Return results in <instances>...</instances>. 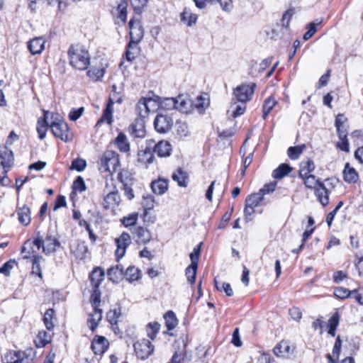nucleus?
<instances>
[{"label":"nucleus","instance_id":"obj_1","mask_svg":"<svg viewBox=\"0 0 363 363\" xmlns=\"http://www.w3.org/2000/svg\"><path fill=\"white\" fill-rule=\"evenodd\" d=\"M69 63L76 69L84 71L90 65L91 56L86 47L81 44L72 45L67 51Z\"/></svg>","mask_w":363,"mask_h":363},{"label":"nucleus","instance_id":"obj_2","mask_svg":"<svg viewBox=\"0 0 363 363\" xmlns=\"http://www.w3.org/2000/svg\"><path fill=\"white\" fill-rule=\"evenodd\" d=\"M100 161V170L108 172L111 174L116 172L120 166L119 155L113 150L105 151Z\"/></svg>","mask_w":363,"mask_h":363},{"label":"nucleus","instance_id":"obj_3","mask_svg":"<svg viewBox=\"0 0 363 363\" xmlns=\"http://www.w3.org/2000/svg\"><path fill=\"white\" fill-rule=\"evenodd\" d=\"M34 353L32 349L26 351H8L3 357L4 363H32Z\"/></svg>","mask_w":363,"mask_h":363},{"label":"nucleus","instance_id":"obj_4","mask_svg":"<svg viewBox=\"0 0 363 363\" xmlns=\"http://www.w3.org/2000/svg\"><path fill=\"white\" fill-rule=\"evenodd\" d=\"M104 278V272L100 267H96L93 269L89 275V279L92 286L93 290L91 295V298H94V304L96 305L99 299L101 298V291L99 286Z\"/></svg>","mask_w":363,"mask_h":363},{"label":"nucleus","instance_id":"obj_5","mask_svg":"<svg viewBox=\"0 0 363 363\" xmlns=\"http://www.w3.org/2000/svg\"><path fill=\"white\" fill-rule=\"evenodd\" d=\"M256 84L254 82L250 84H241L233 89V96L238 102H245L250 101L254 94Z\"/></svg>","mask_w":363,"mask_h":363},{"label":"nucleus","instance_id":"obj_6","mask_svg":"<svg viewBox=\"0 0 363 363\" xmlns=\"http://www.w3.org/2000/svg\"><path fill=\"white\" fill-rule=\"evenodd\" d=\"M33 243L38 250L43 248V252L46 255L54 252L60 245L58 240L51 235H48L45 241L41 237H37L33 240Z\"/></svg>","mask_w":363,"mask_h":363},{"label":"nucleus","instance_id":"obj_7","mask_svg":"<svg viewBox=\"0 0 363 363\" xmlns=\"http://www.w3.org/2000/svg\"><path fill=\"white\" fill-rule=\"evenodd\" d=\"M50 128L56 138H60L62 141L67 142L72 139V133L69 132L68 125L61 119L56 118L52 121Z\"/></svg>","mask_w":363,"mask_h":363},{"label":"nucleus","instance_id":"obj_8","mask_svg":"<svg viewBox=\"0 0 363 363\" xmlns=\"http://www.w3.org/2000/svg\"><path fill=\"white\" fill-rule=\"evenodd\" d=\"M117 178L123 185L122 189L124 191L125 196L128 200L133 199L135 197L133 189L132 188V186L133 185V179L130 177L129 172L125 170L121 171L118 172Z\"/></svg>","mask_w":363,"mask_h":363},{"label":"nucleus","instance_id":"obj_9","mask_svg":"<svg viewBox=\"0 0 363 363\" xmlns=\"http://www.w3.org/2000/svg\"><path fill=\"white\" fill-rule=\"evenodd\" d=\"M147 144L152 147L153 153L158 157H169L172 152V145L168 141L161 140L156 143L154 140H147Z\"/></svg>","mask_w":363,"mask_h":363},{"label":"nucleus","instance_id":"obj_10","mask_svg":"<svg viewBox=\"0 0 363 363\" xmlns=\"http://www.w3.org/2000/svg\"><path fill=\"white\" fill-rule=\"evenodd\" d=\"M137 357L141 359H147L152 352L153 347L149 340L142 339L133 345Z\"/></svg>","mask_w":363,"mask_h":363},{"label":"nucleus","instance_id":"obj_11","mask_svg":"<svg viewBox=\"0 0 363 363\" xmlns=\"http://www.w3.org/2000/svg\"><path fill=\"white\" fill-rule=\"evenodd\" d=\"M130 41L140 43L144 35V30L139 19L132 18L128 23Z\"/></svg>","mask_w":363,"mask_h":363},{"label":"nucleus","instance_id":"obj_12","mask_svg":"<svg viewBox=\"0 0 363 363\" xmlns=\"http://www.w3.org/2000/svg\"><path fill=\"white\" fill-rule=\"evenodd\" d=\"M115 242L116 245L115 255L117 260H118L125 255L126 248L131 243L130 236L128 233L123 232L118 238L115 239Z\"/></svg>","mask_w":363,"mask_h":363},{"label":"nucleus","instance_id":"obj_13","mask_svg":"<svg viewBox=\"0 0 363 363\" xmlns=\"http://www.w3.org/2000/svg\"><path fill=\"white\" fill-rule=\"evenodd\" d=\"M173 123L172 118L166 114H158L154 121L155 128L160 133L168 132L172 128Z\"/></svg>","mask_w":363,"mask_h":363},{"label":"nucleus","instance_id":"obj_14","mask_svg":"<svg viewBox=\"0 0 363 363\" xmlns=\"http://www.w3.org/2000/svg\"><path fill=\"white\" fill-rule=\"evenodd\" d=\"M91 301L94 311L89 315L88 323L91 330L94 331L97 328L99 322L101 320L102 309L99 308L101 298L99 299V302L96 305L94 304V298H91Z\"/></svg>","mask_w":363,"mask_h":363},{"label":"nucleus","instance_id":"obj_15","mask_svg":"<svg viewBox=\"0 0 363 363\" xmlns=\"http://www.w3.org/2000/svg\"><path fill=\"white\" fill-rule=\"evenodd\" d=\"M121 201V195L116 186L108 192L104 199L103 206L106 209L115 208Z\"/></svg>","mask_w":363,"mask_h":363},{"label":"nucleus","instance_id":"obj_16","mask_svg":"<svg viewBox=\"0 0 363 363\" xmlns=\"http://www.w3.org/2000/svg\"><path fill=\"white\" fill-rule=\"evenodd\" d=\"M154 101L149 98H142L136 104L135 112L140 116L139 118H144L148 116L151 111V106L154 104Z\"/></svg>","mask_w":363,"mask_h":363},{"label":"nucleus","instance_id":"obj_17","mask_svg":"<svg viewBox=\"0 0 363 363\" xmlns=\"http://www.w3.org/2000/svg\"><path fill=\"white\" fill-rule=\"evenodd\" d=\"M108 347V340L103 337L96 335L91 345V348L95 354L101 355L104 353Z\"/></svg>","mask_w":363,"mask_h":363},{"label":"nucleus","instance_id":"obj_18","mask_svg":"<svg viewBox=\"0 0 363 363\" xmlns=\"http://www.w3.org/2000/svg\"><path fill=\"white\" fill-rule=\"evenodd\" d=\"M330 190L322 182L315 189V195L318 201L325 206L329 203Z\"/></svg>","mask_w":363,"mask_h":363},{"label":"nucleus","instance_id":"obj_19","mask_svg":"<svg viewBox=\"0 0 363 363\" xmlns=\"http://www.w3.org/2000/svg\"><path fill=\"white\" fill-rule=\"evenodd\" d=\"M133 234L138 243L145 244L150 242L152 238L150 232L143 226L136 227Z\"/></svg>","mask_w":363,"mask_h":363},{"label":"nucleus","instance_id":"obj_20","mask_svg":"<svg viewBox=\"0 0 363 363\" xmlns=\"http://www.w3.org/2000/svg\"><path fill=\"white\" fill-rule=\"evenodd\" d=\"M130 132L135 138H143L145 135L144 120L143 118H136L130 126Z\"/></svg>","mask_w":363,"mask_h":363},{"label":"nucleus","instance_id":"obj_21","mask_svg":"<svg viewBox=\"0 0 363 363\" xmlns=\"http://www.w3.org/2000/svg\"><path fill=\"white\" fill-rule=\"evenodd\" d=\"M232 99L230 106L228 110V113L233 118H237L245 112L246 110V103L245 102H239Z\"/></svg>","mask_w":363,"mask_h":363},{"label":"nucleus","instance_id":"obj_22","mask_svg":"<svg viewBox=\"0 0 363 363\" xmlns=\"http://www.w3.org/2000/svg\"><path fill=\"white\" fill-rule=\"evenodd\" d=\"M45 40L41 37L35 38L28 43V48L32 55L42 52L45 48Z\"/></svg>","mask_w":363,"mask_h":363},{"label":"nucleus","instance_id":"obj_23","mask_svg":"<svg viewBox=\"0 0 363 363\" xmlns=\"http://www.w3.org/2000/svg\"><path fill=\"white\" fill-rule=\"evenodd\" d=\"M155 159L152 147L147 144V141L146 140L145 150L138 153V160L140 162L147 166L148 164H152Z\"/></svg>","mask_w":363,"mask_h":363},{"label":"nucleus","instance_id":"obj_24","mask_svg":"<svg viewBox=\"0 0 363 363\" xmlns=\"http://www.w3.org/2000/svg\"><path fill=\"white\" fill-rule=\"evenodd\" d=\"M172 178L180 187H186L188 186L189 175L186 172L180 167L177 168L172 174Z\"/></svg>","mask_w":363,"mask_h":363},{"label":"nucleus","instance_id":"obj_25","mask_svg":"<svg viewBox=\"0 0 363 363\" xmlns=\"http://www.w3.org/2000/svg\"><path fill=\"white\" fill-rule=\"evenodd\" d=\"M292 352L293 348H291L289 343L286 341H281L274 348V353L277 357H287Z\"/></svg>","mask_w":363,"mask_h":363},{"label":"nucleus","instance_id":"obj_26","mask_svg":"<svg viewBox=\"0 0 363 363\" xmlns=\"http://www.w3.org/2000/svg\"><path fill=\"white\" fill-rule=\"evenodd\" d=\"M115 145L122 152H128L130 151V143L123 133H119L115 139Z\"/></svg>","mask_w":363,"mask_h":363},{"label":"nucleus","instance_id":"obj_27","mask_svg":"<svg viewBox=\"0 0 363 363\" xmlns=\"http://www.w3.org/2000/svg\"><path fill=\"white\" fill-rule=\"evenodd\" d=\"M124 270L121 264H116L115 267H111L107 272L108 279L113 282H118L123 277Z\"/></svg>","mask_w":363,"mask_h":363},{"label":"nucleus","instance_id":"obj_28","mask_svg":"<svg viewBox=\"0 0 363 363\" xmlns=\"http://www.w3.org/2000/svg\"><path fill=\"white\" fill-rule=\"evenodd\" d=\"M151 188L155 194H164L168 189V180L159 179L151 184Z\"/></svg>","mask_w":363,"mask_h":363},{"label":"nucleus","instance_id":"obj_29","mask_svg":"<svg viewBox=\"0 0 363 363\" xmlns=\"http://www.w3.org/2000/svg\"><path fill=\"white\" fill-rule=\"evenodd\" d=\"M1 165L4 168H9L13 162V154L11 150L5 147L4 150L0 152Z\"/></svg>","mask_w":363,"mask_h":363},{"label":"nucleus","instance_id":"obj_30","mask_svg":"<svg viewBox=\"0 0 363 363\" xmlns=\"http://www.w3.org/2000/svg\"><path fill=\"white\" fill-rule=\"evenodd\" d=\"M113 101L111 99H109L108 102L106 105V108L104 111L101 118L97 122V125L101 122L106 121L108 125H111L113 122Z\"/></svg>","mask_w":363,"mask_h":363},{"label":"nucleus","instance_id":"obj_31","mask_svg":"<svg viewBox=\"0 0 363 363\" xmlns=\"http://www.w3.org/2000/svg\"><path fill=\"white\" fill-rule=\"evenodd\" d=\"M344 179L348 183H355L359 178L356 170L350 166L349 163H346L343 171Z\"/></svg>","mask_w":363,"mask_h":363},{"label":"nucleus","instance_id":"obj_32","mask_svg":"<svg viewBox=\"0 0 363 363\" xmlns=\"http://www.w3.org/2000/svg\"><path fill=\"white\" fill-rule=\"evenodd\" d=\"M138 42L130 41L125 52V58L128 61L132 62L139 54L140 50L138 46Z\"/></svg>","mask_w":363,"mask_h":363},{"label":"nucleus","instance_id":"obj_33","mask_svg":"<svg viewBox=\"0 0 363 363\" xmlns=\"http://www.w3.org/2000/svg\"><path fill=\"white\" fill-rule=\"evenodd\" d=\"M51 341V335L50 333L41 330L39 331L36 338L34 340L35 345L37 347H43L47 344L50 343Z\"/></svg>","mask_w":363,"mask_h":363},{"label":"nucleus","instance_id":"obj_34","mask_svg":"<svg viewBox=\"0 0 363 363\" xmlns=\"http://www.w3.org/2000/svg\"><path fill=\"white\" fill-rule=\"evenodd\" d=\"M181 21L188 26H191L196 23L197 15L193 13L189 9L185 8L181 13Z\"/></svg>","mask_w":363,"mask_h":363},{"label":"nucleus","instance_id":"obj_35","mask_svg":"<svg viewBox=\"0 0 363 363\" xmlns=\"http://www.w3.org/2000/svg\"><path fill=\"white\" fill-rule=\"evenodd\" d=\"M315 169V164L311 159H307L306 161L301 162L300 164L299 177H306Z\"/></svg>","mask_w":363,"mask_h":363},{"label":"nucleus","instance_id":"obj_36","mask_svg":"<svg viewBox=\"0 0 363 363\" xmlns=\"http://www.w3.org/2000/svg\"><path fill=\"white\" fill-rule=\"evenodd\" d=\"M33 241L27 240L25 242L22 249L21 255L23 259H35V255H38L37 252L33 249Z\"/></svg>","mask_w":363,"mask_h":363},{"label":"nucleus","instance_id":"obj_37","mask_svg":"<svg viewBox=\"0 0 363 363\" xmlns=\"http://www.w3.org/2000/svg\"><path fill=\"white\" fill-rule=\"evenodd\" d=\"M18 220L21 224L28 225L30 223V208L26 206L20 208L18 211Z\"/></svg>","mask_w":363,"mask_h":363},{"label":"nucleus","instance_id":"obj_38","mask_svg":"<svg viewBox=\"0 0 363 363\" xmlns=\"http://www.w3.org/2000/svg\"><path fill=\"white\" fill-rule=\"evenodd\" d=\"M185 345L184 346V349L181 351H176L172 357L171 360L168 363H184L186 360H190V355H188L186 351L184 350Z\"/></svg>","mask_w":363,"mask_h":363},{"label":"nucleus","instance_id":"obj_39","mask_svg":"<svg viewBox=\"0 0 363 363\" xmlns=\"http://www.w3.org/2000/svg\"><path fill=\"white\" fill-rule=\"evenodd\" d=\"M105 73V69L103 67H90L87 72L86 75L94 81H98L101 79Z\"/></svg>","mask_w":363,"mask_h":363},{"label":"nucleus","instance_id":"obj_40","mask_svg":"<svg viewBox=\"0 0 363 363\" xmlns=\"http://www.w3.org/2000/svg\"><path fill=\"white\" fill-rule=\"evenodd\" d=\"M175 101L177 102L176 109L183 113H187L189 111L191 101L184 96L179 95L178 97L175 98Z\"/></svg>","mask_w":363,"mask_h":363},{"label":"nucleus","instance_id":"obj_41","mask_svg":"<svg viewBox=\"0 0 363 363\" xmlns=\"http://www.w3.org/2000/svg\"><path fill=\"white\" fill-rule=\"evenodd\" d=\"M292 170L287 164H281L273 171L272 176L275 179H282Z\"/></svg>","mask_w":363,"mask_h":363},{"label":"nucleus","instance_id":"obj_42","mask_svg":"<svg viewBox=\"0 0 363 363\" xmlns=\"http://www.w3.org/2000/svg\"><path fill=\"white\" fill-rule=\"evenodd\" d=\"M165 320V325L169 330H173L178 324V320L172 311H169L164 315Z\"/></svg>","mask_w":363,"mask_h":363},{"label":"nucleus","instance_id":"obj_43","mask_svg":"<svg viewBox=\"0 0 363 363\" xmlns=\"http://www.w3.org/2000/svg\"><path fill=\"white\" fill-rule=\"evenodd\" d=\"M123 277L130 281H136L140 278V271L135 267H129L124 272Z\"/></svg>","mask_w":363,"mask_h":363},{"label":"nucleus","instance_id":"obj_44","mask_svg":"<svg viewBox=\"0 0 363 363\" xmlns=\"http://www.w3.org/2000/svg\"><path fill=\"white\" fill-rule=\"evenodd\" d=\"M121 315V311L120 308L111 309L107 313L106 319L111 325H115L118 324Z\"/></svg>","mask_w":363,"mask_h":363},{"label":"nucleus","instance_id":"obj_45","mask_svg":"<svg viewBox=\"0 0 363 363\" xmlns=\"http://www.w3.org/2000/svg\"><path fill=\"white\" fill-rule=\"evenodd\" d=\"M263 200L262 195L258 192L248 196L245 200V204L254 208L258 206Z\"/></svg>","mask_w":363,"mask_h":363},{"label":"nucleus","instance_id":"obj_46","mask_svg":"<svg viewBox=\"0 0 363 363\" xmlns=\"http://www.w3.org/2000/svg\"><path fill=\"white\" fill-rule=\"evenodd\" d=\"M304 182V184L308 189H315L321 184L319 179H317L313 174H308L306 177H300Z\"/></svg>","mask_w":363,"mask_h":363},{"label":"nucleus","instance_id":"obj_47","mask_svg":"<svg viewBox=\"0 0 363 363\" xmlns=\"http://www.w3.org/2000/svg\"><path fill=\"white\" fill-rule=\"evenodd\" d=\"M141 204L144 208L145 213L147 214L149 211L152 210L154 208V196L150 194L144 195L143 196V201Z\"/></svg>","mask_w":363,"mask_h":363},{"label":"nucleus","instance_id":"obj_48","mask_svg":"<svg viewBox=\"0 0 363 363\" xmlns=\"http://www.w3.org/2000/svg\"><path fill=\"white\" fill-rule=\"evenodd\" d=\"M276 104H277V101L274 100V99H273L272 97H269L265 99L264 104L262 106V109H263L262 118H263V119H266L268 114L273 109V108L276 105Z\"/></svg>","mask_w":363,"mask_h":363},{"label":"nucleus","instance_id":"obj_49","mask_svg":"<svg viewBox=\"0 0 363 363\" xmlns=\"http://www.w3.org/2000/svg\"><path fill=\"white\" fill-rule=\"evenodd\" d=\"M197 268H198L197 264H195V262H194V264H191L186 269L185 274H186L188 281L191 284H193L195 282Z\"/></svg>","mask_w":363,"mask_h":363},{"label":"nucleus","instance_id":"obj_50","mask_svg":"<svg viewBox=\"0 0 363 363\" xmlns=\"http://www.w3.org/2000/svg\"><path fill=\"white\" fill-rule=\"evenodd\" d=\"M305 147V145L290 147L287 150V154L291 160H297L302 154Z\"/></svg>","mask_w":363,"mask_h":363},{"label":"nucleus","instance_id":"obj_51","mask_svg":"<svg viewBox=\"0 0 363 363\" xmlns=\"http://www.w3.org/2000/svg\"><path fill=\"white\" fill-rule=\"evenodd\" d=\"M54 314L55 311L52 308L48 309L44 314L43 322L48 330H51L54 328V324L52 323Z\"/></svg>","mask_w":363,"mask_h":363},{"label":"nucleus","instance_id":"obj_52","mask_svg":"<svg viewBox=\"0 0 363 363\" xmlns=\"http://www.w3.org/2000/svg\"><path fill=\"white\" fill-rule=\"evenodd\" d=\"M138 218V213H132L128 215L127 216H124L121 220V223L125 227H130L135 225Z\"/></svg>","mask_w":363,"mask_h":363},{"label":"nucleus","instance_id":"obj_53","mask_svg":"<svg viewBox=\"0 0 363 363\" xmlns=\"http://www.w3.org/2000/svg\"><path fill=\"white\" fill-rule=\"evenodd\" d=\"M339 324V315L335 313L328 320V333L332 336H335V330Z\"/></svg>","mask_w":363,"mask_h":363},{"label":"nucleus","instance_id":"obj_54","mask_svg":"<svg viewBox=\"0 0 363 363\" xmlns=\"http://www.w3.org/2000/svg\"><path fill=\"white\" fill-rule=\"evenodd\" d=\"M322 21L316 20L315 22L310 23L308 26V30L303 35V39L307 40L310 39L317 31V26L321 23Z\"/></svg>","mask_w":363,"mask_h":363},{"label":"nucleus","instance_id":"obj_55","mask_svg":"<svg viewBox=\"0 0 363 363\" xmlns=\"http://www.w3.org/2000/svg\"><path fill=\"white\" fill-rule=\"evenodd\" d=\"M41 259H43L41 256L35 255V259H33L32 264V274H35L42 279L43 274L40 266V261Z\"/></svg>","mask_w":363,"mask_h":363},{"label":"nucleus","instance_id":"obj_56","mask_svg":"<svg viewBox=\"0 0 363 363\" xmlns=\"http://www.w3.org/2000/svg\"><path fill=\"white\" fill-rule=\"evenodd\" d=\"M17 264L15 259H10L6 263H4L1 267H0V274H2L5 275L6 277H8L10 275L11 269Z\"/></svg>","mask_w":363,"mask_h":363},{"label":"nucleus","instance_id":"obj_57","mask_svg":"<svg viewBox=\"0 0 363 363\" xmlns=\"http://www.w3.org/2000/svg\"><path fill=\"white\" fill-rule=\"evenodd\" d=\"M334 295L337 298L344 299L346 298H350L351 296V291L346 288L339 286V287L335 288Z\"/></svg>","mask_w":363,"mask_h":363},{"label":"nucleus","instance_id":"obj_58","mask_svg":"<svg viewBox=\"0 0 363 363\" xmlns=\"http://www.w3.org/2000/svg\"><path fill=\"white\" fill-rule=\"evenodd\" d=\"M48 129V123L45 119L38 120L37 124V131L39 135V138L43 140L46 135Z\"/></svg>","mask_w":363,"mask_h":363},{"label":"nucleus","instance_id":"obj_59","mask_svg":"<svg viewBox=\"0 0 363 363\" xmlns=\"http://www.w3.org/2000/svg\"><path fill=\"white\" fill-rule=\"evenodd\" d=\"M127 2L122 1L117 6V11L118 12V18L121 19L123 23H125L127 18Z\"/></svg>","mask_w":363,"mask_h":363},{"label":"nucleus","instance_id":"obj_60","mask_svg":"<svg viewBox=\"0 0 363 363\" xmlns=\"http://www.w3.org/2000/svg\"><path fill=\"white\" fill-rule=\"evenodd\" d=\"M295 11L294 9H289L283 14V16L281 18L282 27L285 28L286 29L289 28L290 21Z\"/></svg>","mask_w":363,"mask_h":363},{"label":"nucleus","instance_id":"obj_61","mask_svg":"<svg viewBox=\"0 0 363 363\" xmlns=\"http://www.w3.org/2000/svg\"><path fill=\"white\" fill-rule=\"evenodd\" d=\"M160 324L157 323H150L147 325V333L148 337L154 340L156 337L157 332L160 330Z\"/></svg>","mask_w":363,"mask_h":363},{"label":"nucleus","instance_id":"obj_62","mask_svg":"<svg viewBox=\"0 0 363 363\" xmlns=\"http://www.w3.org/2000/svg\"><path fill=\"white\" fill-rule=\"evenodd\" d=\"M72 188L73 190L77 191L80 193L86 190V185L84 179L81 176L77 177L74 181Z\"/></svg>","mask_w":363,"mask_h":363},{"label":"nucleus","instance_id":"obj_63","mask_svg":"<svg viewBox=\"0 0 363 363\" xmlns=\"http://www.w3.org/2000/svg\"><path fill=\"white\" fill-rule=\"evenodd\" d=\"M161 106L167 110L176 109L177 102L175 98H165L161 101Z\"/></svg>","mask_w":363,"mask_h":363},{"label":"nucleus","instance_id":"obj_64","mask_svg":"<svg viewBox=\"0 0 363 363\" xmlns=\"http://www.w3.org/2000/svg\"><path fill=\"white\" fill-rule=\"evenodd\" d=\"M350 297L354 298L360 305H363V288H359L351 291Z\"/></svg>","mask_w":363,"mask_h":363}]
</instances>
